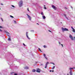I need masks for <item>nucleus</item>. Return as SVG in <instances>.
Here are the masks:
<instances>
[{
	"label": "nucleus",
	"instance_id": "f257e3e1",
	"mask_svg": "<svg viewBox=\"0 0 75 75\" xmlns=\"http://www.w3.org/2000/svg\"><path fill=\"white\" fill-rule=\"evenodd\" d=\"M19 7H22L23 6V1L21 0L19 1V2L18 3Z\"/></svg>",
	"mask_w": 75,
	"mask_h": 75
},
{
	"label": "nucleus",
	"instance_id": "f03ea898",
	"mask_svg": "<svg viewBox=\"0 0 75 75\" xmlns=\"http://www.w3.org/2000/svg\"><path fill=\"white\" fill-rule=\"evenodd\" d=\"M62 30L63 31H68V29L66 28H62Z\"/></svg>",
	"mask_w": 75,
	"mask_h": 75
},
{
	"label": "nucleus",
	"instance_id": "7ed1b4c3",
	"mask_svg": "<svg viewBox=\"0 0 75 75\" xmlns=\"http://www.w3.org/2000/svg\"><path fill=\"white\" fill-rule=\"evenodd\" d=\"M36 71L37 72H39V73H40V72L41 71V70L39 69L38 68L36 69Z\"/></svg>",
	"mask_w": 75,
	"mask_h": 75
},
{
	"label": "nucleus",
	"instance_id": "20e7f679",
	"mask_svg": "<svg viewBox=\"0 0 75 75\" xmlns=\"http://www.w3.org/2000/svg\"><path fill=\"white\" fill-rule=\"evenodd\" d=\"M69 37L71 38V40H74V38H73V37L71 35H69Z\"/></svg>",
	"mask_w": 75,
	"mask_h": 75
},
{
	"label": "nucleus",
	"instance_id": "39448f33",
	"mask_svg": "<svg viewBox=\"0 0 75 75\" xmlns=\"http://www.w3.org/2000/svg\"><path fill=\"white\" fill-rule=\"evenodd\" d=\"M52 7L53 8V9H54L55 10H56V9H57L56 7H55V6L54 5H52Z\"/></svg>",
	"mask_w": 75,
	"mask_h": 75
},
{
	"label": "nucleus",
	"instance_id": "423d86ee",
	"mask_svg": "<svg viewBox=\"0 0 75 75\" xmlns=\"http://www.w3.org/2000/svg\"><path fill=\"white\" fill-rule=\"evenodd\" d=\"M28 32H26V36L27 38H28V39L29 40H30V38L29 37H28Z\"/></svg>",
	"mask_w": 75,
	"mask_h": 75
},
{
	"label": "nucleus",
	"instance_id": "0eeeda50",
	"mask_svg": "<svg viewBox=\"0 0 75 75\" xmlns=\"http://www.w3.org/2000/svg\"><path fill=\"white\" fill-rule=\"evenodd\" d=\"M27 15L28 17V18H29V20L30 21L31 20V18L30 16H29L28 14H27Z\"/></svg>",
	"mask_w": 75,
	"mask_h": 75
},
{
	"label": "nucleus",
	"instance_id": "6e6552de",
	"mask_svg": "<svg viewBox=\"0 0 75 75\" xmlns=\"http://www.w3.org/2000/svg\"><path fill=\"white\" fill-rule=\"evenodd\" d=\"M71 28H72V31L73 32H75V29H74V28H73V27L72 26H71Z\"/></svg>",
	"mask_w": 75,
	"mask_h": 75
},
{
	"label": "nucleus",
	"instance_id": "1a4fd4ad",
	"mask_svg": "<svg viewBox=\"0 0 75 75\" xmlns=\"http://www.w3.org/2000/svg\"><path fill=\"white\" fill-rule=\"evenodd\" d=\"M43 55L44 56V57H45V59H48L46 57L45 54H43Z\"/></svg>",
	"mask_w": 75,
	"mask_h": 75
},
{
	"label": "nucleus",
	"instance_id": "9d476101",
	"mask_svg": "<svg viewBox=\"0 0 75 75\" xmlns=\"http://www.w3.org/2000/svg\"><path fill=\"white\" fill-rule=\"evenodd\" d=\"M74 68H69V70H70V71H71V72H72V69H74Z\"/></svg>",
	"mask_w": 75,
	"mask_h": 75
},
{
	"label": "nucleus",
	"instance_id": "9b49d317",
	"mask_svg": "<svg viewBox=\"0 0 75 75\" xmlns=\"http://www.w3.org/2000/svg\"><path fill=\"white\" fill-rule=\"evenodd\" d=\"M24 68L25 69H29V68L28 67L26 66Z\"/></svg>",
	"mask_w": 75,
	"mask_h": 75
},
{
	"label": "nucleus",
	"instance_id": "f8f14e48",
	"mask_svg": "<svg viewBox=\"0 0 75 75\" xmlns=\"http://www.w3.org/2000/svg\"><path fill=\"white\" fill-rule=\"evenodd\" d=\"M42 17L43 18V19H45L46 18V17L45 16H42Z\"/></svg>",
	"mask_w": 75,
	"mask_h": 75
},
{
	"label": "nucleus",
	"instance_id": "ddd939ff",
	"mask_svg": "<svg viewBox=\"0 0 75 75\" xmlns=\"http://www.w3.org/2000/svg\"><path fill=\"white\" fill-rule=\"evenodd\" d=\"M35 71H36V70L35 69H33L32 70V72H35Z\"/></svg>",
	"mask_w": 75,
	"mask_h": 75
},
{
	"label": "nucleus",
	"instance_id": "4468645a",
	"mask_svg": "<svg viewBox=\"0 0 75 75\" xmlns=\"http://www.w3.org/2000/svg\"><path fill=\"white\" fill-rule=\"evenodd\" d=\"M64 17H66V18H67V20H68V18H67V16H66V15L64 14Z\"/></svg>",
	"mask_w": 75,
	"mask_h": 75
},
{
	"label": "nucleus",
	"instance_id": "2eb2a0df",
	"mask_svg": "<svg viewBox=\"0 0 75 75\" xmlns=\"http://www.w3.org/2000/svg\"><path fill=\"white\" fill-rule=\"evenodd\" d=\"M4 32H5V33H6V34H9L8 33V32H7V31H6V30H5L4 31Z\"/></svg>",
	"mask_w": 75,
	"mask_h": 75
},
{
	"label": "nucleus",
	"instance_id": "dca6fc26",
	"mask_svg": "<svg viewBox=\"0 0 75 75\" xmlns=\"http://www.w3.org/2000/svg\"><path fill=\"white\" fill-rule=\"evenodd\" d=\"M69 74H70V75H72V71H70Z\"/></svg>",
	"mask_w": 75,
	"mask_h": 75
},
{
	"label": "nucleus",
	"instance_id": "f3484780",
	"mask_svg": "<svg viewBox=\"0 0 75 75\" xmlns=\"http://www.w3.org/2000/svg\"><path fill=\"white\" fill-rule=\"evenodd\" d=\"M38 49L39 50V51H40V52H42V51L41 50V49H40V48H38Z\"/></svg>",
	"mask_w": 75,
	"mask_h": 75
},
{
	"label": "nucleus",
	"instance_id": "a211bd4d",
	"mask_svg": "<svg viewBox=\"0 0 75 75\" xmlns=\"http://www.w3.org/2000/svg\"><path fill=\"white\" fill-rule=\"evenodd\" d=\"M48 64H49V62H47L46 63V65H48Z\"/></svg>",
	"mask_w": 75,
	"mask_h": 75
},
{
	"label": "nucleus",
	"instance_id": "6ab92c4d",
	"mask_svg": "<svg viewBox=\"0 0 75 75\" xmlns=\"http://www.w3.org/2000/svg\"><path fill=\"white\" fill-rule=\"evenodd\" d=\"M31 32H32L33 33H34V30H30Z\"/></svg>",
	"mask_w": 75,
	"mask_h": 75
},
{
	"label": "nucleus",
	"instance_id": "aec40b11",
	"mask_svg": "<svg viewBox=\"0 0 75 75\" xmlns=\"http://www.w3.org/2000/svg\"><path fill=\"white\" fill-rule=\"evenodd\" d=\"M41 14L42 16H44V13H43V12H41Z\"/></svg>",
	"mask_w": 75,
	"mask_h": 75
},
{
	"label": "nucleus",
	"instance_id": "412c9836",
	"mask_svg": "<svg viewBox=\"0 0 75 75\" xmlns=\"http://www.w3.org/2000/svg\"><path fill=\"white\" fill-rule=\"evenodd\" d=\"M8 41H11V39H10V38H9L8 39Z\"/></svg>",
	"mask_w": 75,
	"mask_h": 75
},
{
	"label": "nucleus",
	"instance_id": "4be33fe9",
	"mask_svg": "<svg viewBox=\"0 0 75 75\" xmlns=\"http://www.w3.org/2000/svg\"><path fill=\"white\" fill-rule=\"evenodd\" d=\"M10 17H11L12 18H14V17H13V16L11 15L10 16Z\"/></svg>",
	"mask_w": 75,
	"mask_h": 75
},
{
	"label": "nucleus",
	"instance_id": "5701e85b",
	"mask_svg": "<svg viewBox=\"0 0 75 75\" xmlns=\"http://www.w3.org/2000/svg\"><path fill=\"white\" fill-rule=\"evenodd\" d=\"M47 64H45V68H47Z\"/></svg>",
	"mask_w": 75,
	"mask_h": 75
},
{
	"label": "nucleus",
	"instance_id": "b1692460",
	"mask_svg": "<svg viewBox=\"0 0 75 75\" xmlns=\"http://www.w3.org/2000/svg\"><path fill=\"white\" fill-rule=\"evenodd\" d=\"M1 20L3 22V18H1Z\"/></svg>",
	"mask_w": 75,
	"mask_h": 75
},
{
	"label": "nucleus",
	"instance_id": "393cba45",
	"mask_svg": "<svg viewBox=\"0 0 75 75\" xmlns=\"http://www.w3.org/2000/svg\"><path fill=\"white\" fill-rule=\"evenodd\" d=\"M54 68H55V66H54V67H53L52 68V69H54Z\"/></svg>",
	"mask_w": 75,
	"mask_h": 75
},
{
	"label": "nucleus",
	"instance_id": "a878e982",
	"mask_svg": "<svg viewBox=\"0 0 75 75\" xmlns=\"http://www.w3.org/2000/svg\"><path fill=\"white\" fill-rule=\"evenodd\" d=\"M43 47H44V48H46V46H45V45H44V46H43Z\"/></svg>",
	"mask_w": 75,
	"mask_h": 75
},
{
	"label": "nucleus",
	"instance_id": "bb28decb",
	"mask_svg": "<svg viewBox=\"0 0 75 75\" xmlns=\"http://www.w3.org/2000/svg\"><path fill=\"white\" fill-rule=\"evenodd\" d=\"M23 45L25 46H26V45H25L24 43H23Z\"/></svg>",
	"mask_w": 75,
	"mask_h": 75
},
{
	"label": "nucleus",
	"instance_id": "cd10ccee",
	"mask_svg": "<svg viewBox=\"0 0 75 75\" xmlns=\"http://www.w3.org/2000/svg\"><path fill=\"white\" fill-rule=\"evenodd\" d=\"M14 23H15V24H16V21H14Z\"/></svg>",
	"mask_w": 75,
	"mask_h": 75
},
{
	"label": "nucleus",
	"instance_id": "c85d7f7f",
	"mask_svg": "<svg viewBox=\"0 0 75 75\" xmlns=\"http://www.w3.org/2000/svg\"><path fill=\"white\" fill-rule=\"evenodd\" d=\"M0 31H1V32H2L3 31V30L0 29Z\"/></svg>",
	"mask_w": 75,
	"mask_h": 75
},
{
	"label": "nucleus",
	"instance_id": "c756f323",
	"mask_svg": "<svg viewBox=\"0 0 75 75\" xmlns=\"http://www.w3.org/2000/svg\"><path fill=\"white\" fill-rule=\"evenodd\" d=\"M11 6L12 7H15V6H14L13 5H12Z\"/></svg>",
	"mask_w": 75,
	"mask_h": 75
},
{
	"label": "nucleus",
	"instance_id": "7c9ffc66",
	"mask_svg": "<svg viewBox=\"0 0 75 75\" xmlns=\"http://www.w3.org/2000/svg\"><path fill=\"white\" fill-rule=\"evenodd\" d=\"M48 31H49V32H50V33H52V32L50 30H49Z\"/></svg>",
	"mask_w": 75,
	"mask_h": 75
},
{
	"label": "nucleus",
	"instance_id": "2f4dec72",
	"mask_svg": "<svg viewBox=\"0 0 75 75\" xmlns=\"http://www.w3.org/2000/svg\"><path fill=\"white\" fill-rule=\"evenodd\" d=\"M14 75H17V74L16 73H15L14 74Z\"/></svg>",
	"mask_w": 75,
	"mask_h": 75
},
{
	"label": "nucleus",
	"instance_id": "473e14b6",
	"mask_svg": "<svg viewBox=\"0 0 75 75\" xmlns=\"http://www.w3.org/2000/svg\"><path fill=\"white\" fill-rule=\"evenodd\" d=\"M2 28V26H0V28Z\"/></svg>",
	"mask_w": 75,
	"mask_h": 75
},
{
	"label": "nucleus",
	"instance_id": "72a5a7b5",
	"mask_svg": "<svg viewBox=\"0 0 75 75\" xmlns=\"http://www.w3.org/2000/svg\"><path fill=\"white\" fill-rule=\"evenodd\" d=\"M51 64H53V65H55V64L53 63H51Z\"/></svg>",
	"mask_w": 75,
	"mask_h": 75
},
{
	"label": "nucleus",
	"instance_id": "f704fd0d",
	"mask_svg": "<svg viewBox=\"0 0 75 75\" xmlns=\"http://www.w3.org/2000/svg\"><path fill=\"white\" fill-rule=\"evenodd\" d=\"M65 9H67V8H66V7H65L64 8Z\"/></svg>",
	"mask_w": 75,
	"mask_h": 75
},
{
	"label": "nucleus",
	"instance_id": "c9c22d12",
	"mask_svg": "<svg viewBox=\"0 0 75 75\" xmlns=\"http://www.w3.org/2000/svg\"><path fill=\"white\" fill-rule=\"evenodd\" d=\"M71 7L72 8V9H73V7H72V6H71Z\"/></svg>",
	"mask_w": 75,
	"mask_h": 75
},
{
	"label": "nucleus",
	"instance_id": "e433bc0d",
	"mask_svg": "<svg viewBox=\"0 0 75 75\" xmlns=\"http://www.w3.org/2000/svg\"><path fill=\"white\" fill-rule=\"evenodd\" d=\"M44 8H45V9H47V8L45 7H44Z\"/></svg>",
	"mask_w": 75,
	"mask_h": 75
},
{
	"label": "nucleus",
	"instance_id": "4c0bfd02",
	"mask_svg": "<svg viewBox=\"0 0 75 75\" xmlns=\"http://www.w3.org/2000/svg\"><path fill=\"white\" fill-rule=\"evenodd\" d=\"M40 65H43V64H41Z\"/></svg>",
	"mask_w": 75,
	"mask_h": 75
},
{
	"label": "nucleus",
	"instance_id": "58836bf2",
	"mask_svg": "<svg viewBox=\"0 0 75 75\" xmlns=\"http://www.w3.org/2000/svg\"><path fill=\"white\" fill-rule=\"evenodd\" d=\"M59 44H61V43H60V42H59Z\"/></svg>",
	"mask_w": 75,
	"mask_h": 75
},
{
	"label": "nucleus",
	"instance_id": "ea45409f",
	"mask_svg": "<svg viewBox=\"0 0 75 75\" xmlns=\"http://www.w3.org/2000/svg\"><path fill=\"white\" fill-rule=\"evenodd\" d=\"M51 71H52L51 70H50V72H51Z\"/></svg>",
	"mask_w": 75,
	"mask_h": 75
},
{
	"label": "nucleus",
	"instance_id": "a19ab883",
	"mask_svg": "<svg viewBox=\"0 0 75 75\" xmlns=\"http://www.w3.org/2000/svg\"><path fill=\"white\" fill-rule=\"evenodd\" d=\"M28 11H29V9H28Z\"/></svg>",
	"mask_w": 75,
	"mask_h": 75
},
{
	"label": "nucleus",
	"instance_id": "79ce46f5",
	"mask_svg": "<svg viewBox=\"0 0 75 75\" xmlns=\"http://www.w3.org/2000/svg\"><path fill=\"white\" fill-rule=\"evenodd\" d=\"M61 45H62V47H63V45L62 44Z\"/></svg>",
	"mask_w": 75,
	"mask_h": 75
},
{
	"label": "nucleus",
	"instance_id": "37998d69",
	"mask_svg": "<svg viewBox=\"0 0 75 75\" xmlns=\"http://www.w3.org/2000/svg\"><path fill=\"white\" fill-rule=\"evenodd\" d=\"M52 72H54V71L53 70L52 71Z\"/></svg>",
	"mask_w": 75,
	"mask_h": 75
},
{
	"label": "nucleus",
	"instance_id": "c03bdc74",
	"mask_svg": "<svg viewBox=\"0 0 75 75\" xmlns=\"http://www.w3.org/2000/svg\"><path fill=\"white\" fill-rule=\"evenodd\" d=\"M1 4V5H3V4Z\"/></svg>",
	"mask_w": 75,
	"mask_h": 75
},
{
	"label": "nucleus",
	"instance_id": "a18cd8bd",
	"mask_svg": "<svg viewBox=\"0 0 75 75\" xmlns=\"http://www.w3.org/2000/svg\"><path fill=\"white\" fill-rule=\"evenodd\" d=\"M37 24H38V25L39 24L38 23H37Z\"/></svg>",
	"mask_w": 75,
	"mask_h": 75
},
{
	"label": "nucleus",
	"instance_id": "49530a36",
	"mask_svg": "<svg viewBox=\"0 0 75 75\" xmlns=\"http://www.w3.org/2000/svg\"><path fill=\"white\" fill-rule=\"evenodd\" d=\"M74 38H75V37H74Z\"/></svg>",
	"mask_w": 75,
	"mask_h": 75
},
{
	"label": "nucleus",
	"instance_id": "de8ad7c7",
	"mask_svg": "<svg viewBox=\"0 0 75 75\" xmlns=\"http://www.w3.org/2000/svg\"><path fill=\"white\" fill-rule=\"evenodd\" d=\"M61 24H62V22H61Z\"/></svg>",
	"mask_w": 75,
	"mask_h": 75
},
{
	"label": "nucleus",
	"instance_id": "09e8293b",
	"mask_svg": "<svg viewBox=\"0 0 75 75\" xmlns=\"http://www.w3.org/2000/svg\"><path fill=\"white\" fill-rule=\"evenodd\" d=\"M44 7H45V6L44 5Z\"/></svg>",
	"mask_w": 75,
	"mask_h": 75
},
{
	"label": "nucleus",
	"instance_id": "8fccbe9b",
	"mask_svg": "<svg viewBox=\"0 0 75 75\" xmlns=\"http://www.w3.org/2000/svg\"><path fill=\"white\" fill-rule=\"evenodd\" d=\"M13 73H12L11 74H13Z\"/></svg>",
	"mask_w": 75,
	"mask_h": 75
},
{
	"label": "nucleus",
	"instance_id": "3c124183",
	"mask_svg": "<svg viewBox=\"0 0 75 75\" xmlns=\"http://www.w3.org/2000/svg\"><path fill=\"white\" fill-rule=\"evenodd\" d=\"M67 75H69V74H67Z\"/></svg>",
	"mask_w": 75,
	"mask_h": 75
},
{
	"label": "nucleus",
	"instance_id": "603ef678",
	"mask_svg": "<svg viewBox=\"0 0 75 75\" xmlns=\"http://www.w3.org/2000/svg\"><path fill=\"white\" fill-rule=\"evenodd\" d=\"M1 9V8H0V10Z\"/></svg>",
	"mask_w": 75,
	"mask_h": 75
}]
</instances>
